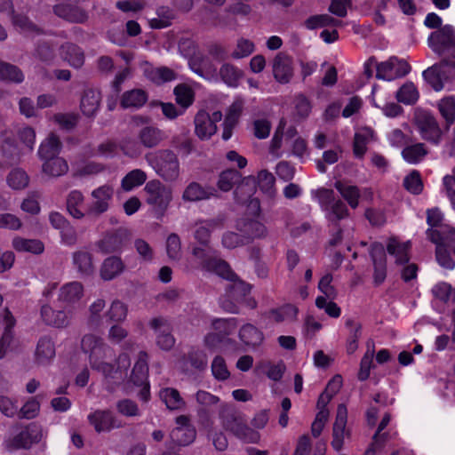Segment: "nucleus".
Masks as SVG:
<instances>
[{
	"instance_id": "1",
	"label": "nucleus",
	"mask_w": 455,
	"mask_h": 455,
	"mask_svg": "<svg viewBox=\"0 0 455 455\" xmlns=\"http://www.w3.org/2000/svg\"><path fill=\"white\" fill-rule=\"evenodd\" d=\"M443 216L438 208L427 211V224L429 228L426 234L430 242L436 245L435 258L438 264L443 268L452 270L455 267V228L442 225Z\"/></svg>"
},
{
	"instance_id": "2",
	"label": "nucleus",
	"mask_w": 455,
	"mask_h": 455,
	"mask_svg": "<svg viewBox=\"0 0 455 455\" xmlns=\"http://www.w3.org/2000/svg\"><path fill=\"white\" fill-rule=\"evenodd\" d=\"M428 47L442 58L443 64H449L455 72V28L446 24L432 32L427 38Z\"/></svg>"
},
{
	"instance_id": "3",
	"label": "nucleus",
	"mask_w": 455,
	"mask_h": 455,
	"mask_svg": "<svg viewBox=\"0 0 455 455\" xmlns=\"http://www.w3.org/2000/svg\"><path fill=\"white\" fill-rule=\"evenodd\" d=\"M220 418L223 427L243 442L255 443L259 440V432L250 427L233 407H223L220 411Z\"/></svg>"
},
{
	"instance_id": "4",
	"label": "nucleus",
	"mask_w": 455,
	"mask_h": 455,
	"mask_svg": "<svg viewBox=\"0 0 455 455\" xmlns=\"http://www.w3.org/2000/svg\"><path fill=\"white\" fill-rule=\"evenodd\" d=\"M155 172L165 181H174L180 176V161L171 149H160L146 156Z\"/></svg>"
},
{
	"instance_id": "5",
	"label": "nucleus",
	"mask_w": 455,
	"mask_h": 455,
	"mask_svg": "<svg viewBox=\"0 0 455 455\" xmlns=\"http://www.w3.org/2000/svg\"><path fill=\"white\" fill-rule=\"evenodd\" d=\"M316 198L325 218L334 227H338L339 221L348 216L349 212L346 204L341 199L336 198L332 189L325 188L318 189Z\"/></svg>"
},
{
	"instance_id": "6",
	"label": "nucleus",
	"mask_w": 455,
	"mask_h": 455,
	"mask_svg": "<svg viewBox=\"0 0 455 455\" xmlns=\"http://www.w3.org/2000/svg\"><path fill=\"white\" fill-rule=\"evenodd\" d=\"M145 191L148 195L147 203L154 207L156 218L161 219L172 201L171 189L163 185L159 180H153L146 184Z\"/></svg>"
},
{
	"instance_id": "7",
	"label": "nucleus",
	"mask_w": 455,
	"mask_h": 455,
	"mask_svg": "<svg viewBox=\"0 0 455 455\" xmlns=\"http://www.w3.org/2000/svg\"><path fill=\"white\" fill-rule=\"evenodd\" d=\"M411 65L404 60L395 56L380 62L376 66V77L378 79L393 81L403 77L411 72Z\"/></svg>"
},
{
	"instance_id": "8",
	"label": "nucleus",
	"mask_w": 455,
	"mask_h": 455,
	"mask_svg": "<svg viewBox=\"0 0 455 455\" xmlns=\"http://www.w3.org/2000/svg\"><path fill=\"white\" fill-rule=\"evenodd\" d=\"M42 437L41 426L35 422L29 423L8 441L7 447L12 450H28L33 444L41 442Z\"/></svg>"
},
{
	"instance_id": "9",
	"label": "nucleus",
	"mask_w": 455,
	"mask_h": 455,
	"mask_svg": "<svg viewBox=\"0 0 455 455\" xmlns=\"http://www.w3.org/2000/svg\"><path fill=\"white\" fill-rule=\"evenodd\" d=\"M369 255L373 266V284L378 287L385 282L387 274V254L384 245L379 242L372 243L369 250Z\"/></svg>"
},
{
	"instance_id": "10",
	"label": "nucleus",
	"mask_w": 455,
	"mask_h": 455,
	"mask_svg": "<svg viewBox=\"0 0 455 455\" xmlns=\"http://www.w3.org/2000/svg\"><path fill=\"white\" fill-rule=\"evenodd\" d=\"M87 419L97 433L110 432L124 427L122 420L110 410H96L88 415Z\"/></svg>"
},
{
	"instance_id": "11",
	"label": "nucleus",
	"mask_w": 455,
	"mask_h": 455,
	"mask_svg": "<svg viewBox=\"0 0 455 455\" xmlns=\"http://www.w3.org/2000/svg\"><path fill=\"white\" fill-rule=\"evenodd\" d=\"M129 233L125 228H116L107 232L98 242V248L103 253H113L121 251L129 241Z\"/></svg>"
},
{
	"instance_id": "12",
	"label": "nucleus",
	"mask_w": 455,
	"mask_h": 455,
	"mask_svg": "<svg viewBox=\"0 0 455 455\" xmlns=\"http://www.w3.org/2000/svg\"><path fill=\"white\" fill-rule=\"evenodd\" d=\"M149 326L156 335L157 346L165 351L172 349L175 344V339L172 334L171 323L166 318L158 316L151 319Z\"/></svg>"
},
{
	"instance_id": "13",
	"label": "nucleus",
	"mask_w": 455,
	"mask_h": 455,
	"mask_svg": "<svg viewBox=\"0 0 455 455\" xmlns=\"http://www.w3.org/2000/svg\"><path fill=\"white\" fill-rule=\"evenodd\" d=\"M347 422V409L344 403H340L337 407L336 419L332 427L331 447L336 451H341L344 444V438L350 433L346 429Z\"/></svg>"
},
{
	"instance_id": "14",
	"label": "nucleus",
	"mask_w": 455,
	"mask_h": 455,
	"mask_svg": "<svg viewBox=\"0 0 455 455\" xmlns=\"http://www.w3.org/2000/svg\"><path fill=\"white\" fill-rule=\"evenodd\" d=\"M180 364L184 373L203 371L207 368V355L204 351L193 347L182 355Z\"/></svg>"
},
{
	"instance_id": "15",
	"label": "nucleus",
	"mask_w": 455,
	"mask_h": 455,
	"mask_svg": "<svg viewBox=\"0 0 455 455\" xmlns=\"http://www.w3.org/2000/svg\"><path fill=\"white\" fill-rule=\"evenodd\" d=\"M299 308L291 303H284L277 307L270 308L261 314V316L271 323L293 322L297 319Z\"/></svg>"
},
{
	"instance_id": "16",
	"label": "nucleus",
	"mask_w": 455,
	"mask_h": 455,
	"mask_svg": "<svg viewBox=\"0 0 455 455\" xmlns=\"http://www.w3.org/2000/svg\"><path fill=\"white\" fill-rule=\"evenodd\" d=\"M223 223L224 219L220 217L197 221L194 238L200 245L207 247L210 244L212 231L222 228Z\"/></svg>"
},
{
	"instance_id": "17",
	"label": "nucleus",
	"mask_w": 455,
	"mask_h": 455,
	"mask_svg": "<svg viewBox=\"0 0 455 455\" xmlns=\"http://www.w3.org/2000/svg\"><path fill=\"white\" fill-rule=\"evenodd\" d=\"M452 67L449 64H443L442 60L439 64H435L423 71L422 76L424 80L436 92L443 89L444 82L449 80L446 74V68Z\"/></svg>"
},
{
	"instance_id": "18",
	"label": "nucleus",
	"mask_w": 455,
	"mask_h": 455,
	"mask_svg": "<svg viewBox=\"0 0 455 455\" xmlns=\"http://www.w3.org/2000/svg\"><path fill=\"white\" fill-rule=\"evenodd\" d=\"M292 59L286 55L277 54L273 61V75L275 79L282 84L290 83L293 76Z\"/></svg>"
},
{
	"instance_id": "19",
	"label": "nucleus",
	"mask_w": 455,
	"mask_h": 455,
	"mask_svg": "<svg viewBox=\"0 0 455 455\" xmlns=\"http://www.w3.org/2000/svg\"><path fill=\"white\" fill-rule=\"evenodd\" d=\"M55 355L53 339L50 335L40 337L35 351V362L39 365H47L55 357Z\"/></svg>"
},
{
	"instance_id": "20",
	"label": "nucleus",
	"mask_w": 455,
	"mask_h": 455,
	"mask_svg": "<svg viewBox=\"0 0 455 455\" xmlns=\"http://www.w3.org/2000/svg\"><path fill=\"white\" fill-rule=\"evenodd\" d=\"M53 12L58 17L71 22L84 24L89 16L86 11L76 5L59 4L53 6Z\"/></svg>"
},
{
	"instance_id": "21",
	"label": "nucleus",
	"mask_w": 455,
	"mask_h": 455,
	"mask_svg": "<svg viewBox=\"0 0 455 455\" xmlns=\"http://www.w3.org/2000/svg\"><path fill=\"white\" fill-rule=\"evenodd\" d=\"M411 243L410 241L401 243L395 236L388 238L387 243V252L395 257V264L398 266L408 264L410 261V251Z\"/></svg>"
},
{
	"instance_id": "22",
	"label": "nucleus",
	"mask_w": 455,
	"mask_h": 455,
	"mask_svg": "<svg viewBox=\"0 0 455 455\" xmlns=\"http://www.w3.org/2000/svg\"><path fill=\"white\" fill-rule=\"evenodd\" d=\"M43 322L51 327L65 328L69 323V315L66 310H55L49 305H43L40 310Z\"/></svg>"
},
{
	"instance_id": "23",
	"label": "nucleus",
	"mask_w": 455,
	"mask_h": 455,
	"mask_svg": "<svg viewBox=\"0 0 455 455\" xmlns=\"http://www.w3.org/2000/svg\"><path fill=\"white\" fill-rule=\"evenodd\" d=\"M81 348L84 353L89 354V361L97 356H106L109 347L103 339L94 334H86L82 338Z\"/></svg>"
},
{
	"instance_id": "24",
	"label": "nucleus",
	"mask_w": 455,
	"mask_h": 455,
	"mask_svg": "<svg viewBox=\"0 0 455 455\" xmlns=\"http://www.w3.org/2000/svg\"><path fill=\"white\" fill-rule=\"evenodd\" d=\"M419 129L423 140L435 145L440 142L442 131L435 118L432 116H425L419 122Z\"/></svg>"
},
{
	"instance_id": "25",
	"label": "nucleus",
	"mask_w": 455,
	"mask_h": 455,
	"mask_svg": "<svg viewBox=\"0 0 455 455\" xmlns=\"http://www.w3.org/2000/svg\"><path fill=\"white\" fill-rule=\"evenodd\" d=\"M195 133L201 140H208L217 132V125H212L209 113L205 110H199L194 119Z\"/></svg>"
},
{
	"instance_id": "26",
	"label": "nucleus",
	"mask_w": 455,
	"mask_h": 455,
	"mask_svg": "<svg viewBox=\"0 0 455 455\" xmlns=\"http://www.w3.org/2000/svg\"><path fill=\"white\" fill-rule=\"evenodd\" d=\"M217 191L212 187H203L200 183L192 181L183 191L182 199L185 202H197L214 196Z\"/></svg>"
},
{
	"instance_id": "27",
	"label": "nucleus",
	"mask_w": 455,
	"mask_h": 455,
	"mask_svg": "<svg viewBox=\"0 0 455 455\" xmlns=\"http://www.w3.org/2000/svg\"><path fill=\"white\" fill-rule=\"evenodd\" d=\"M100 100L99 91L91 88L84 90L80 101L82 113L87 117L94 116L99 110Z\"/></svg>"
},
{
	"instance_id": "28",
	"label": "nucleus",
	"mask_w": 455,
	"mask_h": 455,
	"mask_svg": "<svg viewBox=\"0 0 455 455\" xmlns=\"http://www.w3.org/2000/svg\"><path fill=\"white\" fill-rule=\"evenodd\" d=\"M148 354L140 351L138 359L132 370L130 381L135 386H141L148 382Z\"/></svg>"
},
{
	"instance_id": "29",
	"label": "nucleus",
	"mask_w": 455,
	"mask_h": 455,
	"mask_svg": "<svg viewBox=\"0 0 455 455\" xmlns=\"http://www.w3.org/2000/svg\"><path fill=\"white\" fill-rule=\"evenodd\" d=\"M13 27L20 33L28 35H44V30L34 23L27 14L14 12L11 16Z\"/></svg>"
},
{
	"instance_id": "30",
	"label": "nucleus",
	"mask_w": 455,
	"mask_h": 455,
	"mask_svg": "<svg viewBox=\"0 0 455 455\" xmlns=\"http://www.w3.org/2000/svg\"><path fill=\"white\" fill-rule=\"evenodd\" d=\"M138 139L145 148H153L164 139V133L157 127L148 125L140 130Z\"/></svg>"
},
{
	"instance_id": "31",
	"label": "nucleus",
	"mask_w": 455,
	"mask_h": 455,
	"mask_svg": "<svg viewBox=\"0 0 455 455\" xmlns=\"http://www.w3.org/2000/svg\"><path fill=\"white\" fill-rule=\"evenodd\" d=\"M159 398L170 411H180L186 407V402L178 389L164 387L159 391Z\"/></svg>"
},
{
	"instance_id": "32",
	"label": "nucleus",
	"mask_w": 455,
	"mask_h": 455,
	"mask_svg": "<svg viewBox=\"0 0 455 455\" xmlns=\"http://www.w3.org/2000/svg\"><path fill=\"white\" fill-rule=\"evenodd\" d=\"M204 270L214 273L228 281H234L237 277L226 260L215 257L205 262Z\"/></svg>"
},
{
	"instance_id": "33",
	"label": "nucleus",
	"mask_w": 455,
	"mask_h": 455,
	"mask_svg": "<svg viewBox=\"0 0 455 455\" xmlns=\"http://www.w3.org/2000/svg\"><path fill=\"white\" fill-rule=\"evenodd\" d=\"M60 54L64 60L73 68H81L84 63V53L81 47L73 43H65L60 47Z\"/></svg>"
},
{
	"instance_id": "34",
	"label": "nucleus",
	"mask_w": 455,
	"mask_h": 455,
	"mask_svg": "<svg viewBox=\"0 0 455 455\" xmlns=\"http://www.w3.org/2000/svg\"><path fill=\"white\" fill-rule=\"evenodd\" d=\"M334 188L352 209L358 207L361 194L357 186L348 185L343 180H336Z\"/></svg>"
},
{
	"instance_id": "35",
	"label": "nucleus",
	"mask_w": 455,
	"mask_h": 455,
	"mask_svg": "<svg viewBox=\"0 0 455 455\" xmlns=\"http://www.w3.org/2000/svg\"><path fill=\"white\" fill-rule=\"evenodd\" d=\"M239 339L246 346L258 347L264 340V334L255 325L245 323L239 331Z\"/></svg>"
},
{
	"instance_id": "36",
	"label": "nucleus",
	"mask_w": 455,
	"mask_h": 455,
	"mask_svg": "<svg viewBox=\"0 0 455 455\" xmlns=\"http://www.w3.org/2000/svg\"><path fill=\"white\" fill-rule=\"evenodd\" d=\"M148 95L142 89H132L123 93L121 98V107L123 108H140L148 101Z\"/></svg>"
},
{
	"instance_id": "37",
	"label": "nucleus",
	"mask_w": 455,
	"mask_h": 455,
	"mask_svg": "<svg viewBox=\"0 0 455 455\" xmlns=\"http://www.w3.org/2000/svg\"><path fill=\"white\" fill-rule=\"evenodd\" d=\"M124 269V264L121 258L111 256L107 258L100 268V276L103 280L109 281L119 275Z\"/></svg>"
},
{
	"instance_id": "38",
	"label": "nucleus",
	"mask_w": 455,
	"mask_h": 455,
	"mask_svg": "<svg viewBox=\"0 0 455 455\" xmlns=\"http://www.w3.org/2000/svg\"><path fill=\"white\" fill-rule=\"evenodd\" d=\"M61 149V141L60 138L51 133L47 139L43 141L38 149V156L42 160H47L58 156Z\"/></svg>"
},
{
	"instance_id": "39",
	"label": "nucleus",
	"mask_w": 455,
	"mask_h": 455,
	"mask_svg": "<svg viewBox=\"0 0 455 455\" xmlns=\"http://www.w3.org/2000/svg\"><path fill=\"white\" fill-rule=\"evenodd\" d=\"M238 230L250 237V243L255 238H262L267 235V228L261 222L255 220H247L237 223Z\"/></svg>"
},
{
	"instance_id": "40",
	"label": "nucleus",
	"mask_w": 455,
	"mask_h": 455,
	"mask_svg": "<svg viewBox=\"0 0 455 455\" xmlns=\"http://www.w3.org/2000/svg\"><path fill=\"white\" fill-rule=\"evenodd\" d=\"M427 154V148L425 144L421 142L406 146L401 152L403 159L410 164L420 163Z\"/></svg>"
},
{
	"instance_id": "41",
	"label": "nucleus",
	"mask_w": 455,
	"mask_h": 455,
	"mask_svg": "<svg viewBox=\"0 0 455 455\" xmlns=\"http://www.w3.org/2000/svg\"><path fill=\"white\" fill-rule=\"evenodd\" d=\"M345 326L349 329V334L346 341V350L348 355H353L358 348V341L362 336V324L348 318Z\"/></svg>"
},
{
	"instance_id": "42",
	"label": "nucleus",
	"mask_w": 455,
	"mask_h": 455,
	"mask_svg": "<svg viewBox=\"0 0 455 455\" xmlns=\"http://www.w3.org/2000/svg\"><path fill=\"white\" fill-rule=\"evenodd\" d=\"M24 79L25 76L18 66L0 60V80L21 84Z\"/></svg>"
},
{
	"instance_id": "43",
	"label": "nucleus",
	"mask_w": 455,
	"mask_h": 455,
	"mask_svg": "<svg viewBox=\"0 0 455 455\" xmlns=\"http://www.w3.org/2000/svg\"><path fill=\"white\" fill-rule=\"evenodd\" d=\"M12 247L20 252H31L33 254H41L44 251V244L38 239H26L15 237L12 240Z\"/></svg>"
},
{
	"instance_id": "44",
	"label": "nucleus",
	"mask_w": 455,
	"mask_h": 455,
	"mask_svg": "<svg viewBox=\"0 0 455 455\" xmlns=\"http://www.w3.org/2000/svg\"><path fill=\"white\" fill-rule=\"evenodd\" d=\"M84 195L79 190H72L67 198V210L75 219H82L84 212Z\"/></svg>"
},
{
	"instance_id": "45",
	"label": "nucleus",
	"mask_w": 455,
	"mask_h": 455,
	"mask_svg": "<svg viewBox=\"0 0 455 455\" xmlns=\"http://www.w3.org/2000/svg\"><path fill=\"white\" fill-rule=\"evenodd\" d=\"M242 181V174L235 169H227L220 172L218 188L223 192H228Z\"/></svg>"
},
{
	"instance_id": "46",
	"label": "nucleus",
	"mask_w": 455,
	"mask_h": 455,
	"mask_svg": "<svg viewBox=\"0 0 455 455\" xmlns=\"http://www.w3.org/2000/svg\"><path fill=\"white\" fill-rule=\"evenodd\" d=\"M83 292L84 287L79 282H71L61 287L59 300L67 303H74L82 298Z\"/></svg>"
},
{
	"instance_id": "47",
	"label": "nucleus",
	"mask_w": 455,
	"mask_h": 455,
	"mask_svg": "<svg viewBox=\"0 0 455 455\" xmlns=\"http://www.w3.org/2000/svg\"><path fill=\"white\" fill-rule=\"evenodd\" d=\"M231 282L232 283L227 286L226 292H228V295L236 302H243V299L250 295L251 286L240 280L238 276Z\"/></svg>"
},
{
	"instance_id": "48",
	"label": "nucleus",
	"mask_w": 455,
	"mask_h": 455,
	"mask_svg": "<svg viewBox=\"0 0 455 455\" xmlns=\"http://www.w3.org/2000/svg\"><path fill=\"white\" fill-rule=\"evenodd\" d=\"M157 18L149 20V27L153 29H162L172 25L175 19L174 12L168 6H159L156 9Z\"/></svg>"
},
{
	"instance_id": "49",
	"label": "nucleus",
	"mask_w": 455,
	"mask_h": 455,
	"mask_svg": "<svg viewBox=\"0 0 455 455\" xmlns=\"http://www.w3.org/2000/svg\"><path fill=\"white\" fill-rule=\"evenodd\" d=\"M176 102L183 108H189L195 101L194 90L186 84H179L173 89Z\"/></svg>"
},
{
	"instance_id": "50",
	"label": "nucleus",
	"mask_w": 455,
	"mask_h": 455,
	"mask_svg": "<svg viewBox=\"0 0 455 455\" xmlns=\"http://www.w3.org/2000/svg\"><path fill=\"white\" fill-rule=\"evenodd\" d=\"M68 170V163L65 159L55 156L44 160L43 164V172L52 177H59L65 174Z\"/></svg>"
},
{
	"instance_id": "51",
	"label": "nucleus",
	"mask_w": 455,
	"mask_h": 455,
	"mask_svg": "<svg viewBox=\"0 0 455 455\" xmlns=\"http://www.w3.org/2000/svg\"><path fill=\"white\" fill-rule=\"evenodd\" d=\"M73 265L83 275L92 274L93 266L92 255L85 251H77L73 253Z\"/></svg>"
},
{
	"instance_id": "52",
	"label": "nucleus",
	"mask_w": 455,
	"mask_h": 455,
	"mask_svg": "<svg viewBox=\"0 0 455 455\" xmlns=\"http://www.w3.org/2000/svg\"><path fill=\"white\" fill-rule=\"evenodd\" d=\"M147 180V174L140 169H134L129 172L121 180V187L124 191H131L133 188L143 185Z\"/></svg>"
},
{
	"instance_id": "53",
	"label": "nucleus",
	"mask_w": 455,
	"mask_h": 455,
	"mask_svg": "<svg viewBox=\"0 0 455 455\" xmlns=\"http://www.w3.org/2000/svg\"><path fill=\"white\" fill-rule=\"evenodd\" d=\"M196 431L194 427H175L171 432L172 440L180 446H186L194 442Z\"/></svg>"
},
{
	"instance_id": "54",
	"label": "nucleus",
	"mask_w": 455,
	"mask_h": 455,
	"mask_svg": "<svg viewBox=\"0 0 455 455\" xmlns=\"http://www.w3.org/2000/svg\"><path fill=\"white\" fill-rule=\"evenodd\" d=\"M395 97L398 102L411 105L418 100L419 92L412 82H407L398 89Z\"/></svg>"
},
{
	"instance_id": "55",
	"label": "nucleus",
	"mask_w": 455,
	"mask_h": 455,
	"mask_svg": "<svg viewBox=\"0 0 455 455\" xmlns=\"http://www.w3.org/2000/svg\"><path fill=\"white\" fill-rule=\"evenodd\" d=\"M238 320L235 317L215 318L212 322V327L224 339L232 334L236 329Z\"/></svg>"
},
{
	"instance_id": "56",
	"label": "nucleus",
	"mask_w": 455,
	"mask_h": 455,
	"mask_svg": "<svg viewBox=\"0 0 455 455\" xmlns=\"http://www.w3.org/2000/svg\"><path fill=\"white\" fill-rule=\"evenodd\" d=\"M222 81L230 87H237L243 73L232 64H223L220 69Z\"/></svg>"
},
{
	"instance_id": "57",
	"label": "nucleus",
	"mask_w": 455,
	"mask_h": 455,
	"mask_svg": "<svg viewBox=\"0 0 455 455\" xmlns=\"http://www.w3.org/2000/svg\"><path fill=\"white\" fill-rule=\"evenodd\" d=\"M148 78L156 84H162L176 79V73L172 68L162 66L148 72Z\"/></svg>"
},
{
	"instance_id": "58",
	"label": "nucleus",
	"mask_w": 455,
	"mask_h": 455,
	"mask_svg": "<svg viewBox=\"0 0 455 455\" xmlns=\"http://www.w3.org/2000/svg\"><path fill=\"white\" fill-rule=\"evenodd\" d=\"M6 181L12 189L20 190L28 185L29 178L25 171L16 168L10 172Z\"/></svg>"
},
{
	"instance_id": "59",
	"label": "nucleus",
	"mask_w": 455,
	"mask_h": 455,
	"mask_svg": "<svg viewBox=\"0 0 455 455\" xmlns=\"http://www.w3.org/2000/svg\"><path fill=\"white\" fill-rule=\"evenodd\" d=\"M16 318L8 307L3 311L2 323L4 331L2 333L3 342L13 341L14 339V327L16 326Z\"/></svg>"
},
{
	"instance_id": "60",
	"label": "nucleus",
	"mask_w": 455,
	"mask_h": 455,
	"mask_svg": "<svg viewBox=\"0 0 455 455\" xmlns=\"http://www.w3.org/2000/svg\"><path fill=\"white\" fill-rule=\"evenodd\" d=\"M404 188L412 195H419L423 191L424 185L420 172L417 170L411 171L403 180Z\"/></svg>"
},
{
	"instance_id": "61",
	"label": "nucleus",
	"mask_w": 455,
	"mask_h": 455,
	"mask_svg": "<svg viewBox=\"0 0 455 455\" xmlns=\"http://www.w3.org/2000/svg\"><path fill=\"white\" fill-rule=\"evenodd\" d=\"M222 245L227 249H235L250 243V237L232 231L225 232L221 238Z\"/></svg>"
},
{
	"instance_id": "62",
	"label": "nucleus",
	"mask_w": 455,
	"mask_h": 455,
	"mask_svg": "<svg viewBox=\"0 0 455 455\" xmlns=\"http://www.w3.org/2000/svg\"><path fill=\"white\" fill-rule=\"evenodd\" d=\"M52 120L62 130L72 131L79 122V115L76 113H56L53 115Z\"/></svg>"
},
{
	"instance_id": "63",
	"label": "nucleus",
	"mask_w": 455,
	"mask_h": 455,
	"mask_svg": "<svg viewBox=\"0 0 455 455\" xmlns=\"http://www.w3.org/2000/svg\"><path fill=\"white\" fill-rule=\"evenodd\" d=\"M35 57L46 64L51 63L55 57L52 44L47 41H39L35 49Z\"/></svg>"
},
{
	"instance_id": "64",
	"label": "nucleus",
	"mask_w": 455,
	"mask_h": 455,
	"mask_svg": "<svg viewBox=\"0 0 455 455\" xmlns=\"http://www.w3.org/2000/svg\"><path fill=\"white\" fill-rule=\"evenodd\" d=\"M439 111L445 119L448 126L453 124L455 120V99L453 97H448L442 100L439 104Z\"/></svg>"
}]
</instances>
